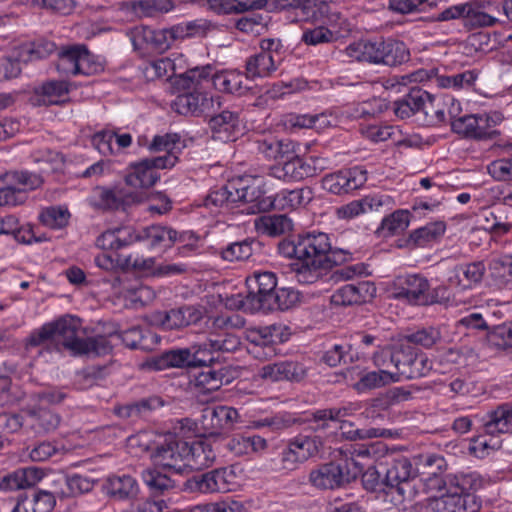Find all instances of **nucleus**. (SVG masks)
I'll return each instance as SVG.
<instances>
[{"instance_id": "1", "label": "nucleus", "mask_w": 512, "mask_h": 512, "mask_svg": "<svg viewBox=\"0 0 512 512\" xmlns=\"http://www.w3.org/2000/svg\"><path fill=\"white\" fill-rule=\"evenodd\" d=\"M328 249V235L323 232L297 235L293 238H285L278 244L281 255L293 258L299 263L296 269V277L300 283H315L321 276V260L319 257Z\"/></svg>"}, {"instance_id": "2", "label": "nucleus", "mask_w": 512, "mask_h": 512, "mask_svg": "<svg viewBox=\"0 0 512 512\" xmlns=\"http://www.w3.org/2000/svg\"><path fill=\"white\" fill-rule=\"evenodd\" d=\"M481 481L473 475L449 478L447 491L433 502L434 512H478L481 500L474 494Z\"/></svg>"}, {"instance_id": "3", "label": "nucleus", "mask_w": 512, "mask_h": 512, "mask_svg": "<svg viewBox=\"0 0 512 512\" xmlns=\"http://www.w3.org/2000/svg\"><path fill=\"white\" fill-rule=\"evenodd\" d=\"M77 319L72 316L61 317L55 321L45 323L33 330L24 341L26 351L43 346L47 351L60 352L63 348L69 350Z\"/></svg>"}, {"instance_id": "4", "label": "nucleus", "mask_w": 512, "mask_h": 512, "mask_svg": "<svg viewBox=\"0 0 512 512\" xmlns=\"http://www.w3.org/2000/svg\"><path fill=\"white\" fill-rule=\"evenodd\" d=\"M497 7L490 1L471 0L465 3L452 5L434 17L435 21L444 22L460 19L468 31L496 24L497 18L493 15Z\"/></svg>"}, {"instance_id": "5", "label": "nucleus", "mask_w": 512, "mask_h": 512, "mask_svg": "<svg viewBox=\"0 0 512 512\" xmlns=\"http://www.w3.org/2000/svg\"><path fill=\"white\" fill-rule=\"evenodd\" d=\"M362 466L353 458L318 465L309 473V483L319 490H335L357 479Z\"/></svg>"}, {"instance_id": "6", "label": "nucleus", "mask_w": 512, "mask_h": 512, "mask_svg": "<svg viewBox=\"0 0 512 512\" xmlns=\"http://www.w3.org/2000/svg\"><path fill=\"white\" fill-rule=\"evenodd\" d=\"M215 361L213 353L203 343L185 348H174L152 357L148 365L156 371L168 368H196L211 366Z\"/></svg>"}, {"instance_id": "7", "label": "nucleus", "mask_w": 512, "mask_h": 512, "mask_svg": "<svg viewBox=\"0 0 512 512\" xmlns=\"http://www.w3.org/2000/svg\"><path fill=\"white\" fill-rule=\"evenodd\" d=\"M382 462L384 481L389 490H396L399 495L412 499L417 493L414 461L405 456H386Z\"/></svg>"}, {"instance_id": "8", "label": "nucleus", "mask_w": 512, "mask_h": 512, "mask_svg": "<svg viewBox=\"0 0 512 512\" xmlns=\"http://www.w3.org/2000/svg\"><path fill=\"white\" fill-rule=\"evenodd\" d=\"M187 441L173 433H168L162 441L156 443L151 453L154 464L175 474L187 469Z\"/></svg>"}, {"instance_id": "9", "label": "nucleus", "mask_w": 512, "mask_h": 512, "mask_svg": "<svg viewBox=\"0 0 512 512\" xmlns=\"http://www.w3.org/2000/svg\"><path fill=\"white\" fill-rule=\"evenodd\" d=\"M177 161L178 158L174 154H165L133 162L129 165L125 182L135 188H150L160 180L158 170L172 168Z\"/></svg>"}, {"instance_id": "10", "label": "nucleus", "mask_w": 512, "mask_h": 512, "mask_svg": "<svg viewBox=\"0 0 512 512\" xmlns=\"http://www.w3.org/2000/svg\"><path fill=\"white\" fill-rule=\"evenodd\" d=\"M238 420V411L233 407L206 406L202 409L198 429L202 431L203 437L211 438L215 442L224 439L225 433L233 429Z\"/></svg>"}, {"instance_id": "11", "label": "nucleus", "mask_w": 512, "mask_h": 512, "mask_svg": "<svg viewBox=\"0 0 512 512\" xmlns=\"http://www.w3.org/2000/svg\"><path fill=\"white\" fill-rule=\"evenodd\" d=\"M248 292L240 307L251 312L262 311L277 289V278L272 272L255 273L246 280Z\"/></svg>"}, {"instance_id": "12", "label": "nucleus", "mask_w": 512, "mask_h": 512, "mask_svg": "<svg viewBox=\"0 0 512 512\" xmlns=\"http://www.w3.org/2000/svg\"><path fill=\"white\" fill-rule=\"evenodd\" d=\"M396 369L398 376L407 379H417L426 376L432 369V361L409 344H400V353L396 357Z\"/></svg>"}, {"instance_id": "13", "label": "nucleus", "mask_w": 512, "mask_h": 512, "mask_svg": "<svg viewBox=\"0 0 512 512\" xmlns=\"http://www.w3.org/2000/svg\"><path fill=\"white\" fill-rule=\"evenodd\" d=\"M405 88L407 92L393 103L395 115L405 119L422 111L425 116H428V113L433 108L434 96L418 86Z\"/></svg>"}, {"instance_id": "14", "label": "nucleus", "mask_w": 512, "mask_h": 512, "mask_svg": "<svg viewBox=\"0 0 512 512\" xmlns=\"http://www.w3.org/2000/svg\"><path fill=\"white\" fill-rule=\"evenodd\" d=\"M393 290L395 299L405 300L413 305H423L425 293L429 290V281L419 274L399 276L393 282Z\"/></svg>"}, {"instance_id": "15", "label": "nucleus", "mask_w": 512, "mask_h": 512, "mask_svg": "<svg viewBox=\"0 0 512 512\" xmlns=\"http://www.w3.org/2000/svg\"><path fill=\"white\" fill-rule=\"evenodd\" d=\"M366 172L358 168L341 170L328 174L322 179V187L326 191L342 195L354 191L366 182Z\"/></svg>"}, {"instance_id": "16", "label": "nucleus", "mask_w": 512, "mask_h": 512, "mask_svg": "<svg viewBox=\"0 0 512 512\" xmlns=\"http://www.w3.org/2000/svg\"><path fill=\"white\" fill-rule=\"evenodd\" d=\"M231 473L227 468H217L194 475L184 483L185 490L200 493L226 492L229 490Z\"/></svg>"}, {"instance_id": "17", "label": "nucleus", "mask_w": 512, "mask_h": 512, "mask_svg": "<svg viewBox=\"0 0 512 512\" xmlns=\"http://www.w3.org/2000/svg\"><path fill=\"white\" fill-rule=\"evenodd\" d=\"M316 159L305 160L299 156H292L271 168V174L284 181H301L317 175Z\"/></svg>"}, {"instance_id": "18", "label": "nucleus", "mask_w": 512, "mask_h": 512, "mask_svg": "<svg viewBox=\"0 0 512 512\" xmlns=\"http://www.w3.org/2000/svg\"><path fill=\"white\" fill-rule=\"evenodd\" d=\"M243 204L247 207L243 210L248 214H257L270 210L275 205L273 196L267 195L265 182L261 178H254L250 183L243 182Z\"/></svg>"}, {"instance_id": "19", "label": "nucleus", "mask_w": 512, "mask_h": 512, "mask_svg": "<svg viewBox=\"0 0 512 512\" xmlns=\"http://www.w3.org/2000/svg\"><path fill=\"white\" fill-rule=\"evenodd\" d=\"M376 291L373 283L361 281L357 284H346L337 289L331 296V304L334 306H351L366 301Z\"/></svg>"}, {"instance_id": "20", "label": "nucleus", "mask_w": 512, "mask_h": 512, "mask_svg": "<svg viewBox=\"0 0 512 512\" xmlns=\"http://www.w3.org/2000/svg\"><path fill=\"white\" fill-rule=\"evenodd\" d=\"M385 49L386 39H379L352 43L345 48L344 53L347 57L357 61L384 65Z\"/></svg>"}, {"instance_id": "21", "label": "nucleus", "mask_w": 512, "mask_h": 512, "mask_svg": "<svg viewBox=\"0 0 512 512\" xmlns=\"http://www.w3.org/2000/svg\"><path fill=\"white\" fill-rule=\"evenodd\" d=\"M106 495L115 501H132L137 498L139 486L130 475H113L104 483Z\"/></svg>"}, {"instance_id": "22", "label": "nucleus", "mask_w": 512, "mask_h": 512, "mask_svg": "<svg viewBox=\"0 0 512 512\" xmlns=\"http://www.w3.org/2000/svg\"><path fill=\"white\" fill-rule=\"evenodd\" d=\"M43 471L36 467L19 468L0 479V491H15L36 485L43 478Z\"/></svg>"}, {"instance_id": "23", "label": "nucleus", "mask_w": 512, "mask_h": 512, "mask_svg": "<svg viewBox=\"0 0 512 512\" xmlns=\"http://www.w3.org/2000/svg\"><path fill=\"white\" fill-rule=\"evenodd\" d=\"M210 440L212 439L203 437L191 443L187 442V468L201 470L214 463L216 454Z\"/></svg>"}, {"instance_id": "24", "label": "nucleus", "mask_w": 512, "mask_h": 512, "mask_svg": "<svg viewBox=\"0 0 512 512\" xmlns=\"http://www.w3.org/2000/svg\"><path fill=\"white\" fill-rule=\"evenodd\" d=\"M80 323L77 320V326L74 329L72 341L69 343V350L74 354H89L95 353L96 355H106L112 351V344L109 341L108 333L106 335H96L94 337H88L82 339L78 337V329Z\"/></svg>"}, {"instance_id": "25", "label": "nucleus", "mask_w": 512, "mask_h": 512, "mask_svg": "<svg viewBox=\"0 0 512 512\" xmlns=\"http://www.w3.org/2000/svg\"><path fill=\"white\" fill-rule=\"evenodd\" d=\"M203 318L202 311L192 305L171 309L160 315V323L165 329H179L198 323Z\"/></svg>"}, {"instance_id": "26", "label": "nucleus", "mask_w": 512, "mask_h": 512, "mask_svg": "<svg viewBox=\"0 0 512 512\" xmlns=\"http://www.w3.org/2000/svg\"><path fill=\"white\" fill-rule=\"evenodd\" d=\"M212 70L213 67L209 64L202 67L191 68L186 72L175 76L172 82V87L178 94L202 90V84L205 81H209Z\"/></svg>"}, {"instance_id": "27", "label": "nucleus", "mask_w": 512, "mask_h": 512, "mask_svg": "<svg viewBox=\"0 0 512 512\" xmlns=\"http://www.w3.org/2000/svg\"><path fill=\"white\" fill-rule=\"evenodd\" d=\"M307 376L306 367L299 362L282 361L267 365L262 369V377L272 381L300 382Z\"/></svg>"}, {"instance_id": "28", "label": "nucleus", "mask_w": 512, "mask_h": 512, "mask_svg": "<svg viewBox=\"0 0 512 512\" xmlns=\"http://www.w3.org/2000/svg\"><path fill=\"white\" fill-rule=\"evenodd\" d=\"M214 98H208L201 90L196 92L180 93L172 103V108L181 115H200L211 104Z\"/></svg>"}, {"instance_id": "29", "label": "nucleus", "mask_w": 512, "mask_h": 512, "mask_svg": "<svg viewBox=\"0 0 512 512\" xmlns=\"http://www.w3.org/2000/svg\"><path fill=\"white\" fill-rule=\"evenodd\" d=\"M55 482L59 485V488L55 489V493L60 498L75 497L87 493L94 486V481L79 474L59 475Z\"/></svg>"}, {"instance_id": "30", "label": "nucleus", "mask_w": 512, "mask_h": 512, "mask_svg": "<svg viewBox=\"0 0 512 512\" xmlns=\"http://www.w3.org/2000/svg\"><path fill=\"white\" fill-rule=\"evenodd\" d=\"M446 230V224L443 221H436L426 224L423 227L412 231L405 240V247L410 249L425 247L428 244L437 241Z\"/></svg>"}, {"instance_id": "31", "label": "nucleus", "mask_w": 512, "mask_h": 512, "mask_svg": "<svg viewBox=\"0 0 512 512\" xmlns=\"http://www.w3.org/2000/svg\"><path fill=\"white\" fill-rule=\"evenodd\" d=\"M212 84L215 89L236 94L241 96L249 90V87L245 84L247 76L245 77L242 73L236 71H221L210 75Z\"/></svg>"}, {"instance_id": "32", "label": "nucleus", "mask_w": 512, "mask_h": 512, "mask_svg": "<svg viewBox=\"0 0 512 512\" xmlns=\"http://www.w3.org/2000/svg\"><path fill=\"white\" fill-rule=\"evenodd\" d=\"M136 233L131 228L116 227L103 232L96 245L103 250H119L136 241Z\"/></svg>"}, {"instance_id": "33", "label": "nucleus", "mask_w": 512, "mask_h": 512, "mask_svg": "<svg viewBox=\"0 0 512 512\" xmlns=\"http://www.w3.org/2000/svg\"><path fill=\"white\" fill-rule=\"evenodd\" d=\"M27 417L31 428L37 434L53 432L61 422V417L57 413L42 407L28 409Z\"/></svg>"}, {"instance_id": "34", "label": "nucleus", "mask_w": 512, "mask_h": 512, "mask_svg": "<svg viewBox=\"0 0 512 512\" xmlns=\"http://www.w3.org/2000/svg\"><path fill=\"white\" fill-rule=\"evenodd\" d=\"M208 125L214 138L227 141L239 126V114L223 110L220 113L211 116L209 118Z\"/></svg>"}, {"instance_id": "35", "label": "nucleus", "mask_w": 512, "mask_h": 512, "mask_svg": "<svg viewBox=\"0 0 512 512\" xmlns=\"http://www.w3.org/2000/svg\"><path fill=\"white\" fill-rule=\"evenodd\" d=\"M255 227L261 234L276 237L290 232L293 222L285 214L263 215L255 220Z\"/></svg>"}, {"instance_id": "36", "label": "nucleus", "mask_w": 512, "mask_h": 512, "mask_svg": "<svg viewBox=\"0 0 512 512\" xmlns=\"http://www.w3.org/2000/svg\"><path fill=\"white\" fill-rule=\"evenodd\" d=\"M489 419L484 424L487 434L512 433V406L502 404L488 414Z\"/></svg>"}, {"instance_id": "37", "label": "nucleus", "mask_w": 512, "mask_h": 512, "mask_svg": "<svg viewBox=\"0 0 512 512\" xmlns=\"http://www.w3.org/2000/svg\"><path fill=\"white\" fill-rule=\"evenodd\" d=\"M177 230L162 225H151L144 228L141 232L135 235L136 241L149 240L151 247L164 245L165 247H171L175 244V237Z\"/></svg>"}, {"instance_id": "38", "label": "nucleus", "mask_w": 512, "mask_h": 512, "mask_svg": "<svg viewBox=\"0 0 512 512\" xmlns=\"http://www.w3.org/2000/svg\"><path fill=\"white\" fill-rule=\"evenodd\" d=\"M399 381L397 374L391 373L386 369H378L363 373L360 379L354 384L358 392L381 388L391 383Z\"/></svg>"}, {"instance_id": "39", "label": "nucleus", "mask_w": 512, "mask_h": 512, "mask_svg": "<svg viewBox=\"0 0 512 512\" xmlns=\"http://www.w3.org/2000/svg\"><path fill=\"white\" fill-rule=\"evenodd\" d=\"M55 52H58L57 45L45 38L37 39L19 47V55L24 63L45 59Z\"/></svg>"}, {"instance_id": "40", "label": "nucleus", "mask_w": 512, "mask_h": 512, "mask_svg": "<svg viewBox=\"0 0 512 512\" xmlns=\"http://www.w3.org/2000/svg\"><path fill=\"white\" fill-rule=\"evenodd\" d=\"M416 480L427 476L443 474L447 469L444 457L436 454L419 455L413 458Z\"/></svg>"}, {"instance_id": "41", "label": "nucleus", "mask_w": 512, "mask_h": 512, "mask_svg": "<svg viewBox=\"0 0 512 512\" xmlns=\"http://www.w3.org/2000/svg\"><path fill=\"white\" fill-rule=\"evenodd\" d=\"M194 381L195 386L202 389L203 392H213L221 388L223 384H228L230 379L226 368L216 370L207 366V370L196 375Z\"/></svg>"}, {"instance_id": "42", "label": "nucleus", "mask_w": 512, "mask_h": 512, "mask_svg": "<svg viewBox=\"0 0 512 512\" xmlns=\"http://www.w3.org/2000/svg\"><path fill=\"white\" fill-rule=\"evenodd\" d=\"M300 302V293L291 287L277 288L268 299L262 312L274 310L285 311L295 307Z\"/></svg>"}, {"instance_id": "43", "label": "nucleus", "mask_w": 512, "mask_h": 512, "mask_svg": "<svg viewBox=\"0 0 512 512\" xmlns=\"http://www.w3.org/2000/svg\"><path fill=\"white\" fill-rule=\"evenodd\" d=\"M273 200H275L273 208L295 209L299 206L308 204L312 200V191L308 188L283 190L280 193H277L273 197Z\"/></svg>"}, {"instance_id": "44", "label": "nucleus", "mask_w": 512, "mask_h": 512, "mask_svg": "<svg viewBox=\"0 0 512 512\" xmlns=\"http://www.w3.org/2000/svg\"><path fill=\"white\" fill-rule=\"evenodd\" d=\"M247 78L265 77L276 69L273 55L270 52H259L246 61Z\"/></svg>"}, {"instance_id": "45", "label": "nucleus", "mask_w": 512, "mask_h": 512, "mask_svg": "<svg viewBox=\"0 0 512 512\" xmlns=\"http://www.w3.org/2000/svg\"><path fill=\"white\" fill-rule=\"evenodd\" d=\"M262 0H208L211 10L218 14H238L258 10Z\"/></svg>"}, {"instance_id": "46", "label": "nucleus", "mask_w": 512, "mask_h": 512, "mask_svg": "<svg viewBox=\"0 0 512 512\" xmlns=\"http://www.w3.org/2000/svg\"><path fill=\"white\" fill-rule=\"evenodd\" d=\"M126 5L138 17H151L171 9L168 0H130Z\"/></svg>"}, {"instance_id": "47", "label": "nucleus", "mask_w": 512, "mask_h": 512, "mask_svg": "<svg viewBox=\"0 0 512 512\" xmlns=\"http://www.w3.org/2000/svg\"><path fill=\"white\" fill-rule=\"evenodd\" d=\"M409 225V212L405 210H397L389 216L383 218L377 233L383 237L404 231Z\"/></svg>"}, {"instance_id": "48", "label": "nucleus", "mask_w": 512, "mask_h": 512, "mask_svg": "<svg viewBox=\"0 0 512 512\" xmlns=\"http://www.w3.org/2000/svg\"><path fill=\"white\" fill-rule=\"evenodd\" d=\"M182 28L175 26L171 28L154 30L151 29L150 48L158 51H167L175 41L181 39Z\"/></svg>"}, {"instance_id": "49", "label": "nucleus", "mask_w": 512, "mask_h": 512, "mask_svg": "<svg viewBox=\"0 0 512 512\" xmlns=\"http://www.w3.org/2000/svg\"><path fill=\"white\" fill-rule=\"evenodd\" d=\"M384 65L395 67L406 63L410 59L409 49L404 42L392 38L386 39Z\"/></svg>"}, {"instance_id": "50", "label": "nucleus", "mask_w": 512, "mask_h": 512, "mask_svg": "<svg viewBox=\"0 0 512 512\" xmlns=\"http://www.w3.org/2000/svg\"><path fill=\"white\" fill-rule=\"evenodd\" d=\"M349 415L348 408H329L321 409L312 413L309 422L312 423L311 428L314 431L325 430L329 427V421H338Z\"/></svg>"}, {"instance_id": "51", "label": "nucleus", "mask_w": 512, "mask_h": 512, "mask_svg": "<svg viewBox=\"0 0 512 512\" xmlns=\"http://www.w3.org/2000/svg\"><path fill=\"white\" fill-rule=\"evenodd\" d=\"M69 84L63 80H51L42 84L38 93L47 98L48 105H57L63 103V99L69 94Z\"/></svg>"}, {"instance_id": "52", "label": "nucleus", "mask_w": 512, "mask_h": 512, "mask_svg": "<svg viewBox=\"0 0 512 512\" xmlns=\"http://www.w3.org/2000/svg\"><path fill=\"white\" fill-rule=\"evenodd\" d=\"M257 244L253 239H245L229 244L221 250V257L226 261H244L249 259L253 252V245Z\"/></svg>"}, {"instance_id": "53", "label": "nucleus", "mask_w": 512, "mask_h": 512, "mask_svg": "<svg viewBox=\"0 0 512 512\" xmlns=\"http://www.w3.org/2000/svg\"><path fill=\"white\" fill-rule=\"evenodd\" d=\"M81 49L82 45H74L58 50L57 70L65 75H75V66Z\"/></svg>"}, {"instance_id": "54", "label": "nucleus", "mask_w": 512, "mask_h": 512, "mask_svg": "<svg viewBox=\"0 0 512 512\" xmlns=\"http://www.w3.org/2000/svg\"><path fill=\"white\" fill-rule=\"evenodd\" d=\"M258 10L265 9L268 12L286 9H300L303 16H309L306 10L311 8V0H262Z\"/></svg>"}, {"instance_id": "55", "label": "nucleus", "mask_w": 512, "mask_h": 512, "mask_svg": "<svg viewBox=\"0 0 512 512\" xmlns=\"http://www.w3.org/2000/svg\"><path fill=\"white\" fill-rule=\"evenodd\" d=\"M382 468V462L380 461L377 466H371L365 472H361L362 483L367 491L386 492V489H388L386 481H384V474L381 473Z\"/></svg>"}, {"instance_id": "56", "label": "nucleus", "mask_w": 512, "mask_h": 512, "mask_svg": "<svg viewBox=\"0 0 512 512\" xmlns=\"http://www.w3.org/2000/svg\"><path fill=\"white\" fill-rule=\"evenodd\" d=\"M441 338L440 330L435 327L422 328L405 337L407 344L420 345L427 349L440 342Z\"/></svg>"}, {"instance_id": "57", "label": "nucleus", "mask_w": 512, "mask_h": 512, "mask_svg": "<svg viewBox=\"0 0 512 512\" xmlns=\"http://www.w3.org/2000/svg\"><path fill=\"white\" fill-rule=\"evenodd\" d=\"M4 180H12L17 187L23 186L25 190L37 189L44 183V179L40 174L27 170L8 172L5 174Z\"/></svg>"}, {"instance_id": "58", "label": "nucleus", "mask_w": 512, "mask_h": 512, "mask_svg": "<svg viewBox=\"0 0 512 512\" xmlns=\"http://www.w3.org/2000/svg\"><path fill=\"white\" fill-rule=\"evenodd\" d=\"M440 0H390L389 8L401 14H408L414 11H424L426 7H433Z\"/></svg>"}, {"instance_id": "59", "label": "nucleus", "mask_w": 512, "mask_h": 512, "mask_svg": "<svg viewBox=\"0 0 512 512\" xmlns=\"http://www.w3.org/2000/svg\"><path fill=\"white\" fill-rule=\"evenodd\" d=\"M143 480L151 489L161 493L175 487L174 480L156 469L144 471Z\"/></svg>"}, {"instance_id": "60", "label": "nucleus", "mask_w": 512, "mask_h": 512, "mask_svg": "<svg viewBox=\"0 0 512 512\" xmlns=\"http://www.w3.org/2000/svg\"><path fill=\"white\" fill-rule=\"evenodd\" d=\"M5 182L6 185L0 188V206L22 204L26 199L25 189L17 187L12 180Z\"/></svg>"}, {"instance_id": "61", "label": "nucleus", "mask_w": 512, "mask_h": 512, "mask_svg": "<svg viewBox=\"0 0 512 512\" xmlns=\"http://www.w3.org/2000/svg\"><path fill=\"white\" fill-rule=\"evenodd\" d=\"M57 494L55 490L45 491L41 490L33 494V498L28 502L31 506V512H52L55 504Z\"/></svg>"}, {"instance_id": "62", "label": "nucleus", "mask_w": 512, "mask_h": 512, "mask_svg": "<svg viewBox=\"0 0 512 512\" xmlns=\"http://www.w3.org/2000/svg\"><path fill=\"white\" fill-rule=\"evenodd\" d=\"M96 197L97 200L94 203L95 207L103 209V210H116L119 209L120 206L123 205V199L121 196H118L115 191L111 189L96 188Z\"/></svg>"}, {"instance_id": "63", "label": "nucleus", "mask_w": 512, "mask_h": 512, "mask_svg": "<svg viewBox=\"0 0 512 512\" xmlns=\"http://www.w3.org/2000/svg\"><path fill=\"white\" fill-rule=\"evenodd\" d=\"M488 173L497 181L512 180V156L502 158L491 162L488 167Z\"/></svg>"}, {"instance_id": "64", "label": "nucleus", "mask_w": 512, "mask_h": 512, "mask_svg": "<svg viewBox=\"0 0 512 512\" xmlns=\"http://www.w3.org/2000/svg\"><path fill=\"white\" fill-rule=\"evenodd\" d=\"M489 340L497 346L512 347V321L493 327L489 332Z\"/></svg>"}]
</instances>
